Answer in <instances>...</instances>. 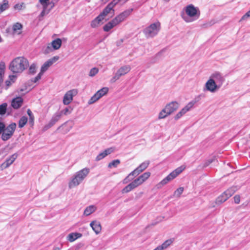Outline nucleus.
<instances>
[{
    "label": "nucleus",
    "instance_id": "obj_1",
    "mask_svg": "<svg viewBox=\"0 0 250 250\" xmlns=\"http://www.w3.org/2000/svg\"><path fill=\"white\" fill-rule=\"evenodd\" d=\"M29 65L28 60L23 57H18L10 62L9 69L13 73L22 72Z\"/></svg>",
    "mask_w": 250,
    "mask_h": 250
},
{
    "label": "nucleus",
    "instance_id": "obj_2",
    "mask_svg": "<svg viewBox=\"0 0 250 250\" xmlns=\"http://www.w3.org/2000/svg\"><path fill=\"white\" fill-rule=\"evenodd\" d=\"M89 172L88 168H84L78 171L75 177L69 183V188H73L78 186L80 183L86 177Z\"/></svg>",
    "mask_w": 250,
    "mask_h": 250
},
{
    "label": "nucleus",
    "instance_id": "obj_3",
    "mask_svg": "<svg viewBox=\"0 0 250 250\" xmlns=\"http://www.w3.org/2000/svg\"><path fill=\"white\" fill-rule=\"evenodd\" d=\"M186 167L184 166H182L178 167L169 174H168L165 178L162 180L160 182L156 185L157 188H161L163 186L166 185L169 181H171L175 177H176L179 174H180L185 169Z\"/></svg>",
    "mask_w": 250,
    "mask_h": 250
},
{
    "label": "nucleus",
    "instance_id": "obj_4",
    "mask_svg": "<svg viewBox=\"0 0 250 250\" xmlns=\"http://www.w3.org/2000/svg\"><path fill=\"white\" fill-rule=\"evenodd\" d=\"M179 107V104L176 102H171L167 104L165 108L159 113V118L163 119L176 111Z\"/></svg>",
    "mask_w": 250,
    "mask_h": 250
},
{
    "label": "nucleus",
    "instance_id": "obj_5",
    "mask_svg": "<svg viewBox=\"0 0 250 250\" xmlns=\"http://www.w3.org/2000/svg\"><path fill=\"white\" fill-rule=\"evenodd\" d=\"M161 28V23L158 21L155 23L151 24L149 26L146 28L144 33L147 37H152L156 35Z\"/></svg>",
    "mask_w": 250,
    "mask_h": 250
},
{
    "label": "nucleus",
    "instance_id": "obj_6",
    "mask_svg": "<svg viewBox=\"0 0 250 250\" xmlns=\"http://www.w3.org/2000/svg\"><path fill=\"white\" fill-rule=\"evenodd\" d=\"M120 0H112L109 3L107 6L104 9L100 15L104 19L105 17L109 14H111L112 17L115 14V10L114 8L117 5Z\"/></svg>",
    "mask_w": 250,
    "mask_h": 250
},
{
    "label": "nucleus",
    "instance_id": "obj_7",
    "mask_svg": "<svg viewBox=\"0 0 250 250\" xmlns=\"http://www.w3.org/2000/svg\"><path fill=\"white\" fill-rule=\"evenodd\" d=\"M16 128V124L12 123L7 127L5 126L1 134V139L6 141L9 140L13 136Z\"/></svg>",
    "mask_w": 250,
    "mask_h": 250
},
{
    "label": "nucleus",
    "instance_id": "obj_8",
    "mask_svg": "<svg viewBox=\"0 0 250 250\" xmlns=\"http://www.w3.org/2000/svg\"><path fill=\"white\" fill-rule=\"evenodd\" d=\"M149 164V163L148 161L142 163L140 165V166L138 167H137L133 171L130 172L129 174V175L124 179L123 181V183L126 184L128 182L129 180L128 179V178L129 176L131 175L138 176L141 172H142L143 171H144L147 168V167H148Z\"/></svg>",
    "mask_w": 250,
    "mask_h": 250
},
{
    "label": "nucleus",
    "instance_id": "obj_9",
    "mask_svg": "<svg viewBox=\"0 0 250 250\" xmlns=\"http://www.w3.org/2000/svg\"><path fill=\"white\" fill-rule=\"evenodd\" d=\"M132 11V8L126 10L116 16L113 19V20L116 24L118 25L122 22L125 21L126 19L131 14Z\"/></svg>",
    "mask_w": 250,
    "mask_h": 250
},
{
    "label": "nucleus",
    "instance_id": "obj_10",
    "mask_svg": "<svg viewBox=\"0 0 250 250\" xmlns=\"http://www.w3.org/2000/svg\"><path fill=\"white\" fill-rule=\"evenodd\" d=\"M131 68L129 65H125L120 68L115 74V76L111 80L112 83L115 82L120 77L128 73L130 71Z\"/></svg>",
    "mask_w": 250,
    "mask_h": 250
},
{
    "label": "nucleus",
    "instance_id": "obj_11",
    "mask_svg": "<svg viewBox=\"0 0 250 250\" xmlns=\"http://www.w3.org/2000/svg\"><path fill=\"white\" fill-rule=\"evenodd\" d=\"M108 91V87H104L98 90L88 101L89 104H92L98 101L103 96L107 93Z\"/></svg>",
    "mask_w": 250,
    "mask_h": 250
},
{
    "label": "nucleus",
    "instance_id": "obj_12",
    "mask_svg": "<svg viewBox=\"0 0 250 250\" xmlns=\"http://www.w3.org/2000/svg\"><path fill=\"white\" fill-rule=\"evenodd\" d=\"M140 179H141L138 177L133 180L131 183L129 184L122 189V193H125L129 192L132 189L142 185L143 183L142 182Z\"/></svg>",
    "mask_w": 250,
    "mask_h": 250
},
{
    "label": "nucleus",
    "instance_id": "obj_13",
    "mask_svg": "<svg viewBox=\"0 0 250 250\" xmlns=\"http://www.w3.org/2000/svg\"><path fill=\"white\" fill-rule=\"evenodd\" d=\"M78 93V90L73 89L68 91L64 95L63 103L65 105H68L71 103L73 100V97Z\"/></svg>",
    "mask_w": 250,
    "mask_h": 250
},
{
    "label": "nucleus",
    "instance_id": "obj_14",
    "mask_svg": "<svg viewBox=\"0 0 250 250\" xmlns=\"http://www.w3.org/2000/svg\"><path fill=\"white\" fill-rule=\"evenodd\" d=\"M58 56H55L45 62L41 67L40 74H43L56 62L59 60Z\"/></svg>",
    "mask_w": 250,
    "mask_h": 250
},
{
    "label": "nucleus",
    "instance_id": "obj_15",
    "mask_svg": "<svg viewBox=\"0 0 250 250\" xmlns=\"http://www.w3.org/2000/svg\"><path fill=\"white\" fill-rule=\"evenodd\" d=\"M186 13L190 17L197 16V17L198 18L200 15L199 12L198 13V10L192 4L189 5L186 7Z\"/></svg>",
    "mask_w": 250,
    "mask_h": 250
},
{
    "label": "nucleus",
    "instance_id": "obj_16",
    "mask_svg": "<svg viewBox=\"0 0 250 250\" xmlns=\"http://www.w3.org/2000/svg\"><path fill=\"white\" fill-rule=\"evenodd\" d=\"M18 157V155L16 153L13 154L10 157L6 159L4 162H3L1 165L0 167L1 169H3L8 167L15 161Z\"/></svg>",
    "mask_w": 250,
    "mask_h": 250
},
{
    "label": "nucleus",
    "instance_id": "obj_17",
    "mask_svg": "<svg viewBox=\"0 0 250 250\" xmlns=\"http://www.w3.org/2000/svg\"><path fill=\"white\" fill-rule=\"evenodd\" d=\"M62 43V42L60 39H56L53 40L51 43L48 44L47 48L49 50H50L51 48H53L54 50L59 49L61 46Z\"/></svg>",
    "mask_w": 250,
    "mask_h": 250
},
{
    "label": "nucleus",
    "instance_id": "obj_18",
    "mask_svg": "<svg viewBox=\"0 0 250 250\" xmlns=\"http://www.w3.org/2000/svg\"><path fill=\"white\" fill-rule=\"evenodd\" d=\"M23 102V99L21 97H18L12 100L11 106L14 109H18L22 106Z\"/></svg>",
    "mask_w": 250,
    "mask_h": 250
},
{
    "label": "nucleus",
    "instance_id": "obj_19",
    "mask_svg": "<svg viewBox=\"0 0 250 250\" xmlns=\"http://www.w3.org/2000/svg\"><path fill=\"white\" fill-rule=\"evenodd\" d=\"M207 89L211 92H214L217 88V85L212 79L208 80L206 83Z\"/></svg>",
    "mask_w": 250,
    "mask_h": 250
},
{
    "label": "nucleus",
    "instance_id": "obj_20",
    "mask_svg": "<svg viewBox=\"0 0 250 250\" xmlns=\"http://www.w3.org/2000/svg\"><path fill=\"white\" fill-rule=\"evenodd\" d=\"M90 226L96 234H99L102 230V227L99 222L93 221L90 223Z\"/></svg>",
    "mask_w": 250,
    "mask_h": 250
},
{
    "label": "nucleus",
    "instance_id": "obj_21",
    "mask_svg": "<svg viewBox=\"0 0 250 250\" xmlns=\"http://www.w3.org/2000/svg\"><path fill=\"white\" fill-rule=\"evenodd\" d=\"M174 241V239H169L165 241L161 246H158L154 250H163L167 249Z\"/></svg>",
    "mask_w": 250,
    "mask_h": 250
},
{
    "label": "nucleus",
    "instance_id": "obj_22",
    "mask_svg": "<svg viewBox=\"0 0 250 250\" xmlns=\"http://www.w3.org/2000/svg\"><path fill=\"white\" fill-rule=\"evenodd\" d=\"M104 19L100 14L94 19L91 23V26L92 28L98 27L101 23L102 21Z\"/></svg>",
    "mask_w": 250,
    "mask_h": 250
},
{
    "label": "nucleus",
    "instance_id": "obj_23",
    "mask_svg": "<svg viewBox=\"0 0 250 250\" xmlns=\"http://www.w3.org/2000/svg\"><path fill=\"white\" fill-rule=\"evenodd\" d=\"M113 151V149L112 148H108L105 149L103 152L100 153L96 157V161H100L103 158H104L108 154H110Z\"/></svg>",
    "mask_w": 250,
    "mask_h": 250
},
{
    "label": "nucleus",
    "instance_id": "obj_24",
    "mask_svg": "<svg viewBox=\"0 0 250 250\" xmlns=\"http://www.w3.org/2000/svg\"><path fill=\"white\" fill-rule=\"evenodd\" d=\"M117 25L113 19H112L111 21H109L104 25L103 27V29L105 32H108Z\"/></svg>",
    "mask_w": 250,
    "mask_h": 250
},
{
    "label": "nucleus",
    "instance_id": "obj_25",
    "mask_svg": "<svg viewBox=\"0 0 250 250\" xmlns=\"http://www.w3.org/2000/svg\"><path fill=\"white\" fill-rule=\"evenodd\" d=\"M22 28V25L19 23L16 22L13 25V30L14 33L17 34H20L21 33V29Z\"/></svg>",
    "mask_w": 250,
    "mask_h": 250
},
{
    "label": "nucleus",
    "instance_id": "obj_26",
    "mask_svg": "<svg viewBox=\"0 0 250 250\" xmlns=\"http://www.w3.org/2000/svg\"><path fill=\"white\" fill-rule=\"evenodd\" d=\"M82 236V234L80 233H71L68 235L67 239L68 241L72 242Z\"/></svg>",
    "mask_w": 250,
    "mask_h": 250
},
{
    "label": "nucleus",
    "instance_id": "obj_27",
    "mask_svg": "<svg viewBox=\"0 0 250 250\" xmlns=\"http://www.w3.org/2000/svg\"><path fill=\"white\" fill-rule=\"evenodd\" d=\"M228 198V196L223 192L220 196H219L216 199V202L217 204H221L225 202Z\"/></svg>",
    "mask_w": 250,
    "mask_h": 250
},
{
    "label": "nucleus",
    "instance_id": "obj_28",
    "mask_svg": "<svg viewBox=\"0 0 250 250\" xmlns=\"http://www.w3.org/2000/svg\"><path fill=\"white\" fill-rule=\"evenodd\" d=\"M96 208L94 206H89L85 209L84 211V214L86 216L89 215L95 211Z\"/></svg>",
    "mask_w": 250,
    "mask_h": 250
},
{
    "label": "nucleus",
    "instance_id": "obj_29",
    "mask_svg": "<svg viewBox=\"0 0 250 250\" xmlns=\"http://www.w3.org/2000/svg\"><path fill=\"white\" fill-rule=\"evenodd\" d=\"M151 173L149 172H146L139 176L138 177L141 179L143 183L146 182L150 176Z\"/></svg>",
    "mask_w": 250,
    "mask_h": 250
},
{
    "label": "nucleus",
    "instance_id": "obj_30",
    "mask_svg": "<svg viewBox=\"0 0 250 250\" xmlns=\"http://www.w3.org/2000/svg\"><path fill=\"white\" fill-rule=\"evenodd\" d=\"M8 8V1L7 0H3L2 3L0 6V13L5 11Z\"/></svg>",
    "mask_w": 250,
    "mask_h": 250
},
{
    "label": "nucleus",
    "instance_id": "obj_31",
    "mask_svg": "<svg viewBox=\"0 0 250 250\" xmlns=\"http://www.w3.org/2000/svg\"><path fill=\"white\" fill-rule=\"evenodd\" d=\"M27 122V118L25 116H22L19 120V127L20 128L23 127Z\"/></svg>",
    "mask_w": 250,
    "mask_h": 250
},
{
    "label": "nucleus",
    "instance_id": "obj_32",
    "mask_svg": "<svg viewBox=\"0 0 250 250\" xmlns=\"http://www.w3.org/2000/svg\"><path fill=\"white\" fill-rule=\"evenodd\" d=\"M236 188L235 187H231L229 189H228L224 192L228 196L229 198L231 197L236 191Z\"/></svg>",
    "mask_w": 250,
    "mask_h": 250
},
{
    "label": "nucleus",
    "instance_id": "obj_33",
    "mask_svg": "<svg viewBox=\"0 0 250 250\" xmlns=\"http://www.w3.org/2000/svg\"><path fill=\"white\" fill-rule=\"evenodd\" d=\"M7 104L3 103L0 105V115H3L6 113Z\"/></svg>",
    "mask_w": 250,
    "mask_h": 250
},
{
    "label": "nucleus",
    "instance_id": "obj_34",
    "mask_svg": "<svg viewBox=\"0 0 250 250\" xmlns=\"http://www.w3.org/2000/svg\"><path fill=\"white\" fill-rule=\"evenodd\" d=\"M184 191V188L180 187L177 188L174 192V196L179 197Z\"/></svg>",
    "mask_w": 250,
    "mask_h": 250
},
{
    "label": "nucleus",
    "instance_id": "obj_35",
    "mask_svg": "<svg viewBox=\"0 0 250 250\" xmlns=\"http://www.w3.org/2000/svg\"><path fill=\"white\" fill-rule=\"evenodd\" d=\"M194 105V103L190 102L186 106H185L183 109L182 110L183 112L186 113L188 112L190 108H191Z\"/></svg>",
    "mask_w": 250,
    "mask_h": 250
},
{
    "label": "nucleus",
    "instance_id": "obj_36",
    "mask_svg": "<svg viewBox=\"0 0 250 250\" xmlns=\"http://www.w3.org/2000/svg\"><path fill=\"white\" fill-rule=\"evenodd\" d=\"M120 163L119 160H115L112 161L108 164V167L111 168L112 167H116Z\"/></svg>",
    "mask_w": 250,
    "mask_h": 250
},
{
    "label": "nucleus",
    "instance_id": "obj_37",
    "mask_svg": "<svg viewBox=\"0 0 250 250\" xmlns=\"http://www.w3.org/2000/svg\"><path fill=\"white\" fill-rule=\"evenodd\" d=\"M42 6H43V10L41 12V13L40 15V18H43V16L47 14L49 12V11H50V10H47V7L48 6L42 5Z\"/></svg>",
    "mask_w": 250,
    "mask_h": 250
},
{
    "label": "nucleus",
    "instance_id": "obj_38",
    "mask_svg": "<svg viewBox=\"0 0 250 250\" xmlns=\"http://www.w3.org/2000/svg\"><path fill=\"white\" fill-rule=\"evenodd\" d=\"M27 113L29 116V123L31 124V125H33L34 123V116L32 113V111L30 109H28L27 111Z\"/></svg>",
    "mask_w": 250,
    "mask_h": 250
},
{
    "label": "nucleus",
    "instance_id": "obj_39",
    "mask_svg": "<svg viewBox=\"0 0 250 250\" xmlns=\"http://www.w3.org/2000/svg\"><path fill=\"white\" fill-rule=\"evenodd\" d=\"M98 71L99 69L97 68L94 67L90 70L89 75L91 77L94 76L98 73Z\"/></svg>",
    "mask_w": 250,
    "mask_h": 250
},
{
    "label": "nucleus",
    "instance_id": "obj_40",
    "mask_svg": "<svg viewBox=\"0 0 250 250\" xmlns=\"http://www.w3.org/2000/svg\"><path fill=\"white\" fill-rule=\"evenodd\" d=\"M213 78H214L216 80H218L220 82H222L223 81V79L222 76L219 73H216L212 75V76Z\"/></svg>",
    "mask_w": 250,
    "mask_h": 250
},
{
    "label": "nucleus",
    "instance_id": "obj_41",
    "mask_svg": "<svg viewBox=\"0 0 250 250\" xmlns=\"http://www.w3.org/2000/svg\"><path fill=\"white\" fill-rule=\"evenodd\" d=\"M185 112L183 111L182 109L175 116V119L178 120L181 117H182L184 114H185Z\"/></svg>",
    "mask_w": 250,
    "mask_h": 250
},
{
    "label": "nucleus",
    "instance_id": "obj_42",
    "mask_svg": "<svg viewBox=\"0 0 250 250\" xmlns=\"http://www.w3.org/2000/svg\"><path fill=\"white\" fill-rule=\"evenodd\" d=\"M249 17H250V10L248 11L243 16L240 21L245 20Z\"/></svg>",
    "mask_w": 250,
    "mask_h": 250
},
{
    "label": "nucleus",
    "instance_id": "obj_43",
    "mask_svg": "<svg viewBox=\"0 0 250 250\" xmlns=\"http://www.w3.org/2000/svg\"><path fill=\"white\" fill-rule=\"evenodd\" d=\"M4 128H5V124L3 122H0V134H2Z\"/></svg>",
    "mask_w": 250,
    "mask_h": 250
},
{
    "label": "nucleus",
    "instance_id": "obj_44",
    "mask_svg": "<svg viewBox=\"0 0 250 250\" xmlns=\"http://www.w3.org/2000/svg\"><path fill=\"white\" fill-rule=\"evenodd\" d=\"M234 201L236 204H239L240 202V197L239 195H235L234 197Z\"/></svg>",
    "mask_w": 250,
    "mask_h": 250
},
{
    "label": "nucleus",
    "instance_id": "obj_45",
    "mask_svg": "<svg viewBox=\"0 0 250 250\" xmlns=\"http://www.w3.org/2000/svg\"><path fill=\"white\" fill-rule=\"evenodd\" d=\"M40 0V2L41 3V4L42 5H44V6H48V1L49 0Z\"/></svg>",
    "mask_w": 250,
    "mask_h": 250
},
{
    "label": "nucleus",
    "instance_id": "obj_46",
    "mask_svg": "<svg viewBox=\"0 0 250 250\" xmlns=\"http://www.w3.org/2000/svg\"><path fill=\"white\" fill-rule=\"evenodd\" d=\"M36 69V65L34 64H32L30 68H29V71L31 73H34Z\"/></svg>",
    "mask_w": 250,
    "mask_h": 250
},
{
    "label": "nucleus",
    "instance_id": "obj_47",
    "mask_svg": "<svg viewBox=\"0 0 250 250\" xmlns=\"http://www.w3.org/2000/svg\"><path fill=\"white\" fill-rule=\"evenodd\" d=\"M22 7V4H17L15 5L14 8L15 9H18L20 10L21 9Z\"/></svg>",
    "mask_w": 250,
    "mask_h": 250
},
{
    "label": "nucleus",
    "instance_id": "obj_48",
    "mask_svg": "<svg viewBox=\"0 0 250 250\" xmlns=\"http://www.w3.org/2000/svg\"><path fill=\"white\" fill-rule=\"evenodd\" d=\"M42 74H40V73L38 75V76L35 78V81L34 82H36L37 81H38L39 80H40L41 79V75H42Z\"/></svg>",
    "mask_w": 250,
    "mask_h": 250
},
{
    "label": "nucleus",
    "instance_id": "obj_49",
    "mask_svg": "<svg viewBox=\"0 0 250 250\" xmlns=\"http://www.w3.org/2000/svg\"><path fill=\"white\" fill-rule=\"evenodd\" d=\"M9 80L14 82V80L16 79V76L14 75H10L9 77Z\"/></svg>",
    "mask_w": 250,
    "mask_h": 250
},
{
    "label": "nucleus",
    "instance_id": "obj_50",
    "mask_svg": "<svg viewBox=\"0 0 250 250\" xmlns=\"http://www.w3.org/2000/svg\"><path fill=\"white\" fill-rule=\"evenodd\" d=\"M70 111L68 108H65L63 110V114L65 115H67L68 113H70Z\"/></svg>",
    "mask_w": 250,
    "mask_h": 250
},
{
    "label": "nucleus",
    "instance_id": "obj_51",
    "mask_svg": "<svg viewBox=\"0 0 250 250\" xmlns=\"http://www.w3.org/2000/svg\"><path fill=\"white\" fill-rule=\"evenodd\" d=\"M5 83H6V86L7 87L9 86L11 84V81H10V80L6 81L5 82Z\"/></svg>",
    "mask_w": 250,
    "mask_h": 250
},
{
    "label": "nucleus",
    "instance_id": "obj_52",
    "mask_svg": "<svg viewBox=\"0 0 250 250\" xmlns=\"http://www.w3.org/2000/svg\"><path fill=\"white\" fill-rule=\"evenodd\" d=\"M128 0H120V1H123L124 3H125L127 2Z\"/></svg>",
    "mask_w": 250,
    "mask_h": 250
},
{
    "label": "nucleus",
    "instance_id": "obj_53",
    "mask_svg": "<svg viewBox=\"0 0 250 250\" xmlns=\"http://www.w3.org/2000/svg\"><path fill=\"white\" fill-rule=\"evenodd\" d=\"M184 20H185V21L186 22H189V21H188V20H187V19H184Z\"/></svg>",
    "mask_w": 250,
    "mask_h": 250
},
{
    "label": "nucleus",
    "instance_id": "obj_54",
    "mask_svg": "<svg viewBox=\"0 0 250 250\" xmlns=\"http://www.w3.org/2000/svg\"><path fill=\"white\" fill-rule=\"evenodd\" d=\"M123 42V39H121L120 40V43H122Z\"/></svg>",
    "mask_w": 250,
    "mask_h": 250
},
{
    "label": "nucleus",
    "instance_id": "obj_55",
    "mask_svg": "<svg viewBox=\"0 0 250 250\" xmlns=\"http://www.w3.org/2000/svg\"><path fill=\"white\" fill-rule=\"evenodd\" d=\"M1 41H2V40H1V39L0 38V42H1Z\"/></svg>",
    "mask_w": 250,
    "mask_h": 250
}]
</instances>
